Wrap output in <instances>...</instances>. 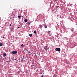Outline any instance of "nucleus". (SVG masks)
<instances>
[{
    "label": "nucleus",
    "instance_id": "f257e3e1",
    "mask_svg": "<svg viewBox=\"0 0 77 77\" xmlns=\"http://www.w3.org/2000/svg\"><path fill=\"white\" fill-rule=\"evenodd\" d=\"M17 51H12L11 52V54H17Z\"/></svg>",
    "mask_w": 77,
    "mask_h": 77
},
{
    "label": "nucleus",
    "instance_id": "f03ea898",
    "mask_svg": "<svg viewBox=\"0 0 77 77\" xmlns=\"http://www.w3.org/2000/svg\"><path fill=\"white\" fill-rule=\"evenodd\" d=\"M55 51H60V49L59 48H56Z\"/></svg>",
    "mask_w": 77,
    "mask_h": 77
},
{
    "label": "nucleus",
    "instance_id": "7ed1b4c3",
    "mask_svg": "<svg viewBox=\"0 0 77 77\" xmlns=\"http://www.w3.org/2000/svg\"><path fill=\"white\" fill-rule=\"evenodd\" d=\"M44 48L45 50L46 51H47V50H48V48H47V46H45Z\"/></svg>",
    "mask_w": 77,
    "mask_h": 77
},
{
    "label": "nucleus",
    "instance_id": "20e7f679",
    "mask_svg": "<svg viewBox=\"0 0 77 77\" xmlns=\"http://www.w3.org/2000/svg\"><path fill=\"white\" fill-rule=\"evenodd\" d=\"M20 59H21V61L23 62V60H24V56H23V58H22V57H21Z\"/></svg>",
    "mask_w": 77,
    "mask_h": 77
},
{
    "label": "nucleus",
    "instance_id": "39448f33",
    "mask_svg": "<svg viewBox=\"0 0 77 77\" xmlns=\"http://www.w3.org/2000/svg\"><path fill=\"white\" fill-rule=\"evenodd\" d=\"M39 27L40 29H42V26L41 25H39Z\"/></svg>",
    "mask_w": 77,
    "mask_h": 77
},
{
    "label": "nucleus",
    "instance_id": "423d86ee",
    "mask_svg": "<svg viewBox=\"0 0 77 77\" xmlns=\"http://www.w3.org/2000/svg\"><path fill=\"white\" fill-rule=\"evenodd\" d=\"M3 56L4 57H5L6 56V53H5L4 54H3Z\"/></svg>",
    "mask_w": 77,
    "mask_h": 77
},
{
    "label": "nucleus",
    "instance_id": "0eeeda50",
    "mask_svg": "<svg viewBox=\"0 0 77 77\" xmlns=\"http://www.w3.org/2000/svg\"><path fill=\"white\" fill-rule=\"evenodd\" d=\"M29 36H30V37H32V36L33 35V34H29Z\"/></svg>",
    "mask_w": 77,
    "mask_h": 77
},
{
    "label": "nucleus",
    "instance_id": "6e6552de",
    "mask_svg": "<svg viewBox=\"0 0 77 77\" xmlns=\"http://www.w3.org/2000/svg\"><path fill=\"white\" fill-rule=\"evenodd\" d=\"M24 21H25L26 22H27V19H26L24 20Z\"/></svg>",
    "mask_w": 77,
    "mask_h": 77
},
{
    "label": "nucleus",
    "instance_id": "1a4fd4ad",
    "mask_svg": "<svg viewBox=\"0 0 77 77\" xmlns=\"http://www.w3.org/2000/svg\"><path fill=\"white\" fill-rule=\"evenodd\" d=\"M71 31H73L74 30V28H71Z\"/></svg>",
    "mask_w": 77,
    "mask_h": 77
},
{
    "label": "nucleus",
    "instance_id": "9d476101",
    "mask_svg": "<svg viewBox=\"0 0 77 77\" xmlns=\"http://www.w3.org/2000/svg\"><path fill=\"white\" fill-rule=\"evenodd\" d=\"M0 46H1V47L3 46V44H2V43H0Z\"/></svg>",
    "mask_w": 77,
    "mask_h": 77
},
{
    "label": "nucleus",
    "instance_id": "9b49d317",
    "mask_svg": "<svg viewBox=\"0 0 77 77\" xmlns=\"http://www.w3.org/2000/svg\"><path fill=\"white\" fill-rule=\"evenodd\" d=\"M45 27V29H47V25H45L44 26Z\"/></svg>",
    "mask_w": 77,
    "mask_h": 77
},
{
    "label": "nucleus",
    "instance_id": "f8f14e48",
    "mask_svg": "<svg viewBox=\"0 0 77 77\" xmlns=\"http://www.w3.org/2000/svg\"><path fill=\"white\" fill-rule=\"evenodd\" d=\"M18 18H19V19H21V16H18Z\"/></svg>",
    "mask_w": 77,
    "mask_h": 77
},
{
    "label": "nucleus",
    "instance_id": "ddd939ff",
    "mask_svg": "<svg viewBox=\"0 0 77 77\" xmlns=\"http://www.w3.org/2000/svg\"><path fill=\"white\" fill-rule=\"evenodd\" d=\"M27 23L28 25H30V22H27Z\"/></svg>",
    "mask_w": 77,
    "mask_h": 77
},
{
    "label": "nucleus",
    "instance_id": "4468645a",
    "mask_svg": "<svg viewBox=\"0 0 77 77\" xmlns=\"http://www.w3.org/2000/svg\"><path fill=\"white\" fill-rule=\"evenodd\" d=\"M34 33H35V34H36V31H34Z\"/></svg>",
    "mask_w": 77,
    "mask_h": 77
},
{
    "label": "nucleus",
    "instance_id": "2eb2a0df",
    "mask_svg": "<svg viewBox=\"0 0 77 77\" xmlns=\"http://www.w3.org/2000/svg\"><path fill=\"white\" fill-rule=\"evenodd\" d=\"M51 32V31H49L48 32V34H50V32Z\"/></svg>",
    "mask_w": 77,
    "mask_h": 77
},
{
    "label": "nucleus",
    "instance_id": "dca6fc26",
    "mask_svg": "<svg viewBox=\"0 0 77 77\" xmlns=\"http://www.w3.org/2000/svg\"><path fill=\"white\" fill-rule=\"evenodd\" d=\"M21 47H24V45L23 44H22L21 45Z\"/></svg>",
    "mask_w": 77,
    "mask_h": 77
},
{
    "label": "nucleus",
    "instance_id": "f3484780",
    "mask_svg": "<svg viewBox=\"0 0 77 77\" xmlns=\"http://www.w3.org/2000/svg\"><path fill=\"white\" fill-rule=\"evenodd\" d=\"M1 58L2 59H3L2 58V56H1Z\"/></svg>",
    "mask_w": 77,
    "mask_h": 77
},
{
    "label": "nucleus",
    "instance_id": "a211bd4d",
    "mask_svg": "<svg viewBox=\"0 0 77 77\" xmlns=\"http://www.w3.org/2000/svg\"><path fill=\"white\" fill-rule=\"evenodd\" d=\"M10 26H12V25H11V24H10Z\"/></svg>",
    "mask_w": 77,
    "mask_h": 77
},
{
    "label": "nucleus",
    "instance_id": "6ab92c4d",
    "mask_svg": "<svg viewBox=\"0 0 77 77\" xmlns=\"http://www.w3.org/2000/svg\"><path fill=\"white\" fill-rule=\"evenodd\" d=\"M41 77H44V75H42Z\"/></svg>",
    "mask_w": 77,
    "mask_h": 77
},
{
    "label": "nucleus",
    "instance_id": "aec40b11",
    "mask_svg": "<svg viewBox=\"0 0 77 77\" xmlns=\"http://www.w3.org/2000/svg\"><path fill=\"white\" fill-rule=\"evenodd\" d=\"M14 60H16V59H14Z\"/></svg>",
    "mask_w": 77,
    "mask_h": 77
},
{
    "label": "nucleus",
    "instance_id": "412c9836",
    "mask_svg": "<svg viewBox=\"0 0 77 77\" xmlns=\"http://www.w3.org/2000/svg\"><path fill=\"white\" fill-rule=\"evenodd\" d=\"M21 24H22L21 26H22L23 25V23H21Z\"/></svg>",
    "mask_w": 77,
    "mask_h": 77
},
{
    "label": "nucleus",
    "instance_id": "4be33fe9",
    "mask_svg": "<svg viewBox=\"0 0 77 77\" xmlns=\"http://www.w3.org/2000/svg\"><path fill=\"white\" fill-rule=\"evenodd\" d=\"M34 63H33L32 64V65H33V64H34Z\"/></svg>",
    "mask_w": 77,
    "mask_h": 77
},
{
    "label": "nucleus",
    "instance_id": "5701e85b",
    "mask_svg": "<svg viewBox=\"0 0 77 77\" xmlns=\"http://www.w3.org/2000/svg\"><path fill=\"white\" fill-rule=\"evenodd\" d=\"M13 18H14V17H13Z\"/></svg>",
    "mask_w": 77,
    "mask_h": 77
},
{
    "label": "nucleus",
    "instance_id": "b1692460",
    "mask_svg": "<svg viewBox=\"0 0 77 77\" xmlns=\"http://www.w3.org/2000/svg\"><path fill=\"white\" fill-rule=\"evenodd\" d=\"M41 18H39V19H40V20H41Z\"/></svg>",
    "mask_w": 77,
    "mask_h": 77
},
{
    "label": "nucleus",
    "instance_id": "393cba45",
    "mask_svg": "<svg viewBox=\"0 0 77 77\" xmlns=\"http://www.w3.org/2000/svg\"><path fill=\"white\" fill-rule=\"evenodd\" d=\"M18 28H19V29L20 28V27H18Z\"/></svg>",
    "mask_w": 77,
    "mask_h": 77
},
{
    "label": "nucleus",
    "instance_id": "a878e982",
    "mask_svg": "<svg viewBox=\"0 0 77 77\" xmlns=\"http://www.w3.org/2000/svg\"><path fill=\"white\" fill-rule=\"evenodd\" d=\"M13 20L14 21V19H13Z\"/></svg>",
    "mask_w": 77,
    "mask_h": 77
},
{
    "label": "nucleus",
    "instance_id": "bb28decb",
    "mask_svg": "<svg viewBox=\"0 0 77 77\" xmlns=\"http://www.w3.org/2000/svg\"><path fill=\"white\" fill-rule=\"evenodd\" d=\"M22 17H23V16H22Z\"/></svg>",
    "mask_w": 77,
    "mask_h": 77
}]
</instances>
